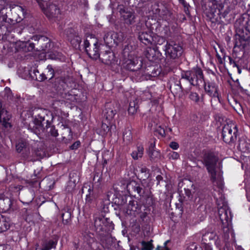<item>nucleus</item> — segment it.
Here are the masks:
<instances>
[{
  "instance_id": "f704fd0d",
  "label": "nucleus",
  "mask_w": 250,
  "mask_h": 250,
  "mask_svg": "<svg viewBox=\"0 0 250 250\" xmlns=\"http://www.w3.org/2000/svg\"><path fill=\"white\" fill-rule=\"evenodd\" d=\"M223 237L225 241L228 240L229 238V233L231 232V230L229 228L228 226H224L223 228Z\"/></svg>"
},
{
  "instance_id": "052dcab7",
  "label": "nucleus",
  "mask_w": 250,
  "mask_h": 250,
  "mask_svg": "<svg viewBox=\"0 0 250 250\" xmlns=\"http://www.w3.org/2000/svg\"><path fill=\"white\" fill-rule=\"evenodd\" d=\"M40 78H39L40 80H39V81H44L47 78V76L46 75V74H45L44 73H42L41 74H40Z\"/></svg>"
},
{
  "instance_id": "de8ad7c7",
  "label": "nucleus",
  "mask_w": 250,
  "mask_h": 250,
  "mask_svg": "<svg viewBox=\"0 0 250 250\" xmlns=\"http://www.w3.org/2000/svg\"><path fill=\"white\" fill-rule=\"evenodd\" d=\"M15 11L18 13V15H24V9L20 6H17L15 7Z\"/></svg>"
},
{
  "instance_id": "09e8293b",
  "label": "nucleus",
  "mask_w": 250,
  "mask_h": 250,
  "mask_svg": "<svg viewBox=\"0 0 250 250\" xmlns=\"http://www.w3.org/2000/svg\"><path fill=\"white\" fill-rule=\"evenodd\" d=\"M101 128L104 131V133L108 132L109 130V126L105 123H103L101 125Z\"/></svg>"
},
{
  "instance_id": "a878e982",
  "label": "nucleus",
  "mask_w": 250,
  "mask_h": 250,
  "mask_svg": "<svg viewBox=\"0 0 250 250\" xmlns=\"http://www.w3.org/2000/svg\"><path fill=\"white\" fill-rule=\"evenodd\" d=\"M154 144L152 143L151 144L149 147V155L151 160H157L160 158L161 155L160 151L154 148Z\"/></svg>"
},
{
  "instance_id": "a18cd8bd",
  "label": "nucleus",
  "mask_w": 250,
  "mask_h": 250,
  "mask_svg": "<svg viewBox=\"0 0 250 250\" xmlns=\"http://www.w3.org/2000/svg\"><path fill=\"white\" fill-rule=\"evenodd\" d=\"M169 158L173 160L177 159L179 157V154L175 151H171L168 154Z\"/></svg>"
},
{
  "instance_id": "cd10ccee",
  "label": "nucleus",
  "mask_w": 250,
  "mask_h": 250,
  "mask_svg": "<svg viewBox=\"0 0 250 250\" xmlns=\"http://www.w3.org/2000/svg\"><path fill=\"white\" fill-rule=\"evenodd\" d=\"M113 31H110L105 33L104 36V41L107 46H112L113 43Z\"/></svg>"
},
{
  "instance_id": "9b49d317",
  "label": "nucleus",
  "mask_w": 250,
  "mask_h": 250,
  "mask_svg": "<svg viewBox=\"0 0 250 250\" xmlns=\"http://www.w3.org/2000/svg\"><path fill=\"white\" fill-rule=\"evenodd\" d=\"M218 214L223 226H228L229 222L231 220L232 216L229 209L226 206L218 208Z\"/></svg>"
},
{
  "instance_id": "8fccbe9b",
  "label": "nucleus",
  "mask_w": 250,
  "mask_h": 250,
  "mask_svg": "<svg viewBox=\"0 0 250 250\" xmlns=\"http://www.w3.org/2000/svg\"><path fill=\"white\" fill-rule=\"evenodd\" d=\"M49 56L52 59H60V54L59 53L57 52L55 53H53L52 54V53L50 52V54L49 55Z\"/></svg>"
},
{
  "instance_id": "4c0bfd02",
  "label": "nucleus",
  "mask_w": 250,
  "mask_h": 250,
  "mask_svg": "<svg viewBox=\"0 0 250 250\" xmlns=\"http://www.w3.org/2000/svg\"><path fill=\"white\" fill-rule=\"evenodd\" d=\"M63 97L66 100L70 102H74L76 99L75 95L72 94L69 92L64 93Z\"/></svg>"
},
{
  "instance_id": "603ef678",
  "label": "nucleus",
  "mask_w": 250,
  "mask_h": 250,
  "mask_svg": "<svg viewBox=\"0 0 250 250\" xmlns=\"http://www.w3.org/2000/svg\"><path fill=\"white\" fill-rule=\"evenodd\" d=\"M6 2L4 0H0V14L2 12V11L4 9L5 6Z\"/></svg>"
},
{
  "instance_id": "aec40b11",
  "label": "nucleus",
  "mask_w": 250,
  "mask_h": 250,
  "mask_svg": "<svg viewBox=\"0 0 250 250\" xmlns=\"http://www.w3.org/2000/svg\"><path fill=\"white\" fill-rule=\"evenodd\" d=\"M10 118L11 115L0 104V122L2 123L5 127L7 128L11 126L10 123L9 122Z\"/></svg>"
},
{
  "instance_id": "2eb2a0df",
  "label": "nucleus",
  "mask_w": 250,
  "mask_h": 250,
  "mask_svg": "<svg viewBox=\"0 0 250 250\" xmlns=\"http://www.w3.org/2000/svg\"><path fill=\"white\" fill-rule=\"evenodd\" d=\"M48 113V110L43 108H37L33 111L35 121L36 124L41 128L43 126L42 122L45 121V116L47 115Z\"/></svg>"
},
{
  "instance_id": "f8f14e48",
  "label": "nucleus",
  "mask_w": 250,
  "mask_h": 250,
  "mask_svg": "<svg viewBox=\"0 0 250 250\" xmlns=\"http://www.w3.org/2000/svg\"><path fill=\"white\" fill-rule=\"evenodd\" d=\"M130 199V200L128 201V203L126 208L125 207L124 208L125 209V212L127 214L136 216L140 212L141 206L138 204L136 201L131 200V198Z\"/></svg>"
},
{
  "instance_id": "69168bd1",
  "label": "nucleus",
  "mask_w": 250,
  "mask_h": 250,
  "mask_svg": "<svg viewBox=\"0 0 250 250\" xmlns=\"http://www.w3.org/2000/svg\"><path fill=\"white\" fill-rule=\"evenodd\" d=\"M7 203H8V204L9 205V207H8V208H7V209H8L11 208V206L12 205V202H11V201L10 200H9V199L7 200Z\"/></svg>"
},
{
  "instance_id": "a19ab883",
  "label": "nucleus",
  "mask_w": 250,
  "mask_h": 250,
  "mask_svg": "<svg viewBox=\"0 0 250 250\" xmlns=\"http://www.w3.org/2000/svg\"><path fill=\"white\" fill-rule=\"evenodd\" d=\"M25 146L26 144L24 142L21 141L19 142L16 146L17 151L18 152H21L23 148L25 147Z\"/></svg>"
},
{
  "instance_id": "2f4dec72",
  "label": "nucleus",
  "mask_w": 250,
  "mask_h": 250,
  "mask_svg": "<svg viewBox=\"0 0 250 250\" xmlns=\"http://www.w3.org/2000/svg\"><path fill=\"white\" fill-rule=\"evenodd\" d=\"M132 139L131 131L129 129H125L123 133V140L126 144L129 143Z\"/></svg>"
},
{
  "instance_id": "13d9d810",
  "label": "nucleus",
  "mask_w": 250,
  "mask_h": 250,
  "mask_svg": "<svg viewBox=\"0 0 250 250\" xmlns=\"http://www.w3.org/2000/svg\"><path fill=\"white\" fill-rule=\"evenodd\" d=\"M80 142L78 141L74 143L70 147L71 149H77L78 146H80Z\"/></svg>"
},
{
  "instance_id": "ea45409f",
  "label": "nucleus",
  "mask_w": 250,
  "mask_h": 250,
  "mask_svg": "<svg viewBox=\"0 0 250 250\" xmlns=\"http://www.w3.org/2000/svg\"><path fill=\"white\" fill-rule=\"evenodd\" d=\"M174 88L176 90V92H181L182 91V87L179 81H178L177 83H174L173 85L170 86L171 91Z\"/></svg>"
},
{
  "instance_id": "37998d69",
  "label": "nucleus",
  "mask_w": 250,
  "mask_h": 250,
  "mask_svg": "<svg viewBox=\"0 0 250 250\" xmlns=\"http://www.w3.org/2000/svg\"><path fill=\"white\" fill-rule=\"evenodd\" d=\"M94 198L89 194L86 195L85 198V206H90V204L93 202Z\"/></svg>"
},
{
  "instance_id": "3c124183",
  "label": "nucleus",
  "mask_w": 250,
  "mask_h": 250,
  "mask_svg": "<svg viewBox=\"0 0 250 250\" xmlns=\"http://www.w3.org/2000/svg\"><path fill=\"white\" fill-rule=\"evenodd\" d=\"M170 147L174 150H176L179 147V145L175 142H172L169 145Z\"/></svg>"
},
{
  "instance_id": "423d86ee",
  "label": "nucleus",
  "mask_w": 250,
  "mask_h": 250,
  "mask_svg": "<svg viewBox=\"0 0 250 250\" xmlns=\"http://www.w3.org/2000/svg\"><path fill=\"white\" fill-rule=\"evenodd\" d=\"M84 48L90 58L97 60L100 57L98 43L94 38L90 37L84 41Z\"/></svg>"
},
{
  "instance_id": "0eeeda50",
  "label": "nucleus",
  "mask_w": 250,
  "mask_h": 250,
  "mask_svg": "<svg viewBox=\"0 0 250 250\" xmlns=\"http://www.w3.org/2000/svg\"><path fill=\"white\" fill-rule=\"evenodd\" d=\"M113 224L109 218H105L102 215L94 216V226L99 232H106L113 229Z\"/></svg>"
},
{
  "instance_id": "79ce46f5",
  "label": "nucleus",
  "mask_w": 250,
  "mask_h": 250,
  "mask_svg": "<svg viewBox=\"0 0 250 250\" xmlns=\"http://www.w3.org/2000/svg\"><path fill=\"white\" fill-rule=\"evenodd\" d=\"M49 130L48 132L54 137H57L58 135V131L55 129L54 126H51L48 127Z\"/></svg>"
},
{
  "instance_id": "412c9836",
  "label": "nucleus",
  "mask_w": 250,
  "mask_h": 250,
  "mask_svg": "<svg viewBox=\"0 0 250 250\" xmlns=\"http://www.w3.org/2000/svg\"><path fill=\"white\" fill-rule=\"evenodd\" d=\"M188 98L197 105H201L204 104L203 94L199 95V94L196 92L190 91L188 94Z\"/></svg>"
},
{
  "instance_id": "bb28decb",
  "label": "nucleus",
  "mask_w": 250,
  "mask_h": 250,
  "mask_svg": "<svg viewBox=\"0 0 250 250\" xmlns=\"http://www.w3.org/2000/svg\"><path fill=\"white\" fill-rule=\"evenodd\" d=\"M113 43L117 45L122 42L125 39L124 34L122 32L116 33L113 31Z\"/></svg>"
},
{
  "instance_id": "c9c22d12",
  "label": "nucleus",
  "mask_w": 250,
  "mask_h": 250,
  "mask_svg": "<svg viewBox=\"0 0 250 250\" xmlns=\"http://www.w3.org/2000/svg\"><path fill=\"white\" fill-rule=\"evenodd\" d=\"M46 70L47 71L46 73L47 77L48 79L50 80L53 78L54 76V71L52 66L51 65H48L47 66Z\"/></svg>"
},
{
  "instance_id": "f257e3e1",
  "label": "nucleus",
  "mask_w": 250,
  "mask_h": 250,
  "mask_svg": "<svg viewBox=\"0 0 250 250\" xmlns=\"http://www.w3.org/2000/svg\"><path fill=\"white\" fill-rule=\"evenodd\" d=\"M203 8L207 17L212 22H221V19L226 18L233 9L234 5L227 0H204Z\"/></svg>"
},
{
  "instance_id": "473e14b6",
  "label": "nucleus",
  "mask_w": 250,
  "mask_h": 250,
  "mask_svg": "<svg viewBox=\"0 0 250 250\" xmlns=\"http://www.w3.org/2000/svg\"><path fill=\"white\" fill-rule=\"evenodd\" d=\"M152 240L149 242L142 241L141 242L142 245V250H152L153 249V245L151 243Z\"/></svg>"
},
{
  "instance_id": "f3484780",
  "label": "nucleus",
  "mask_w": 250,
  "mask_h": 250,
  "mask_svg": "<svg viewBox=\"0 0 250 250\" xmlns=\"http://www.w3.org/2000/svg\"><path fill=\"white\" fill-rule=\"evenodd\" d=\"M153 32L148 30L139 33L138 39L140 41L146 45H151L153 42Z\"/></svg>"
},
{
  "instance_id": "0e129e2a",
  "label": "nucleus",
  "mask_w": 250,
  "mask_h": 250,
  "mask_svg": "<svg viewBox=\"0 0 250 250\" xmlns=\"http://www.w3.org/2000/svg\"><path fill=\"white\" fill-rule=\"evenodd\" d=\"M156 179L158 181V184L160 182V181L163 179V177L161 175H158L156 176Z\"/></svg>"
},
{
  "instance_id": "338daca9",
  "label": "nucleus",
  "mask_w": 250,
  "mask_h": 250,
  "mask_svg": "<svg viewBox=\"0 0 250 250\" xmlns=\"http://www.w3.org/2000/svg\"><path fill=\"white\" fill-rule=\"evenodd\" d=\"M84 7H88V1L87 0H83Z\"/></svg>"
},
{
  "instance_id": "c85d7f7f",
  "label": "nucleus",
  "mask_w": 250,
  "mask_h": 250,
  "mask_svg": "<svg viewBox=\"0 0 250 250\" xmlns=\"http://www.w3.org/2000/svg\"><path fill=\"white\" fill-rule=\"evenodd\" d=\"M57 242L52 240H49L42 244L41 250H50L51 249L55 248Z\"/></svg>"
},
{
  "instance_id": "1a4fd4ad",
  "label": "nucleus",
  "mask_w": 250,
  "mask_h": 250,
  "mask_svg": "<svg viewBox=\"0 0 250 250\" xmlns=\"http://www.w3.org/2000/svg\"><path fill=\"white\" fill-rule=\"evenodd\" d=\"M64 33L73 47L76 49L81 50L82 37L78 33L72 28L66 29Z\"/></svg>"
},
{
  "instance_id": "6ab92c4d",
  "label": "nucleus",
  "mask_w": 250,
  "mask_h": 250,
  "mask_svg": "<svg viewBox=\"0 0 250 250\" xmlns=\"http://www.w3.org/2000/svg\"><path fill=\"white\" fill-rule=\"evenodd\" d=\"M250 36V33L248 34H247L246 36L244 35H239L236 38L234 49L238 47L240 50L244 49L247 46Z\"/></svg>"
},
{
  "instance_id": "c756f323",
  "label": "nucleus",
  "mask_w": 250,
  "mask_h": 250,
  "mask_svg": "<svg viewBox=\"0 0 250 250\" xmlns=\"http://www.w3.org/2000/svg\"><path fill=\"white\" fill-rule=\"evenodd\" d=\"M138 105L136 100L130 102L128 108V112L129 114H134L138 108Z\"/></svg>"
},
{
  "instance_id": "4d7b16f0",
  "label": "nucleus",
  "mask_w": 250,
  "mask_h": 250,
  "mask_svg": "<svg viewBox=\"0 0 250 250\" xmlns=\"http://www.w3.org/2000/svg\"><path fill=\"white\" fill-rule=\"evenodd\" d=\"M228 59L229 60L230 64L232 65L233 67L237 66V63L230 57L229 56Z\"/></svg>"
},
{
  "instance_id": "864d4df0",
  "label": "nucleus",
  "mask_w": 250,
  "mask_h": 250,
  "mask_svg": "<svg viewBox=\"0 0 250 250\" xmlns=\"http://www.w3.org/2000/svg\"><path fill=\"white\" fill-rule=\"evenodd\" d=\"M200 250V248L198 247V246L195 244H193L191 245L187 249V250Z\"/></svg>"
},
{
  "instance_id": "72a5a7b5",
  "label": "nucleus",
  "mask_w": 250,
  "mask_h": 250,
  "mask_svg": "<svg viewBox=\"0 0 250 250\" xmlns=\"http://www.w3.org/2000/svg\"><path fill=\"white\" fill-rule=\"evenodd\" d=\"M165 42V39L164 38L161 36L156 35L153 36V42L154 43H156L159 45H162Z\"/></svg>"
},
{
  "instance_id": "f03ea898",
  "label": "nucleus",
  "mask_w": 250,
  "mask_h": 250,
  "mask_svg": "<svg viewBox=\"0 0 250 250\" xmlns=\"http://www.w3.org/2000/svg\"><path fill=\"white\" fill-rule=\"evenodd\" d=\"M134 47L131 44L125 46L123 50L124 67L130 71H135L139 70L142 65V62L140 58L136 56L134 51Z\"/></svg>"
},
{
  "instance_id": "dca6fc26",
  "label": "nucleus",
  "mask_w": 250,
  "mask_h": 250,
  "mask_svg": "<svg viewBox=\"0 0 250 250\" xmlns=\"http://www.w3.org/2000/svg\"><path fill=\"white\" fill-rule=\"evenodd\" d=\"M32 39L37 41V45L40 47L39 49L44 51H48L50 49L51 43L48 38L44 36L38 37L36 36H34Z\"/></svg>"
},
{
  "instance_id": "58836bf2",
  "label": "nucleus",
  "mask_w": 250,
  "mask_h": 250,
  "mask_svg": "<svg viewBox=\"0 0 250 250\" xmlns=\"http://www.w3.org/2000/svg\"><path fill=\"white\" fill-rule=\"evenodd\" d=\"M239 147L241 149L247 150L250 148V144L246 142L245 140H239Z\"/></svg>"
},
{
  "instance_id": "49530a36",
  "label": "nucleus",
  "mask_w": 250,
  "mask_h": 250,
  "mask_svg": "<svg viewBox=\"0 0 250 250\" xmlns=\"http://www.w3.org/2000/svg\"><path fill=\"white\" fill-rule=\"evenodd\" d=\"M25 46L27 48L28 51H31L35 48V44L34 43L27 42L25 44Z\"/></svg>"
},
{
  "instance_id": "9d476101",
  "label": "nucleus",
  "mask_w": 250,
  "mask_h": 250,
  "mask_svg": "<svg viewBox=\"0 0 250 250\" xmlns=\"http://www.w3.org/2000/svg\"><path fill=\"white\" fill-rule=\"evenodd\" d=\"M44 13L49 20L54 21L60 20L62 17L59 7L55 3L49 4L44 10Z\"/></svg>"
},
{
  "instance_id": "680f3d73",
  "label": "nucleus",
  "mask_w": 250,
  "mask_h": 250,
  "mask_svg": "<svg viewBox=\"0 0 250 250\" xmlns=\"http://www.w3.org/2000/svg\"><path fill=\"white\" fill-rule=\"evenodd\" d=\"M185 192L186 195L188 198H190L191 196V192L190 190H189V189L185 188Z\"/></svg>"
},
{
  "instance_id": "e433bc0d",
  "label": "nucleus",
  "mask_w": 250,
  "mask_h": 250,
  "mask_svg": "<svg viewBox=\"0 0 250 250\" xmlns=\"http://www.w3.org/2000/svg\"><path fill=\"white\" fill-rule=\"evenodd\" d=\"M62 222L64 224L68 223L70 220L71 214L69 212H65L62 214Z\"/></svg>"
},
{
  "instance_id": "e2e57ef3",
  "label": "nucleus",
  "mask_w": 250,
  "mask_h": 250,
  "mask_svg": "<svg viewBox=\"0 0 250 250\" xmlns=\"http://www.w3.org/2000/svg\"><path fill=\"white\" fill-rule=\"evenodd\" d=\"M205 250H212L209 243L204 244Z\"/></svg>"
},
{
  "instance_id": "bf43d9fd",
  "label": "nucleus",
  "mask_w": 250,
  "mask_h": 250,
  "mask_svg": "<svg viewBox=\"0 0 250 250\" xmlns=\"http://www.w3.org/2000/svg\"><path fill=\"white\" fill-rule=\"evenodd\" d=\"M170 242L169 240L166 241L163 244V246H162L163 250H170L168 247L167 246L168 243Z\"/></svg>"
},
{
  "instance_id": "5701e85b",
  "label": "nucleus",
  "mask_w": 250,
  "mask_h": 250,
  "mask_svg": "<svg viewBox=\"0 0 250 250\" xmlns=\"http://www.w3.org/2000/svg\"><path fill=\"white\" fill-rule=\"evenodd\" d=\"M121 14L122 17L123 18L126 23L131 24L134 22L135 17L134 13L132 12L125 11L124 10L121 12Z\"/></svg>"
},
{
  "instance_id": "c03bdc74",
  "label": "nucleus",
  "mask_w": 250,
  "mask_h": 250,
  "mask_svg": "<svg viewBox=\"0 0 250 250\" xmlns=\"http://www.w3.org/2000/svg\"><path fill=\"white\" fill-rule=\"evenodd\" d=\"M138 215H139V217H140L141 221L143 222H145L146 218V217L147 216V213L146 211H143L141 209L140 212H139Z\"/></svg>"
},
{
  "instance_id": "6e6d98bb",
  "label": "nucleus",
  "mask_w": 250,
  "mask_h": 250,
  "mask_svg": "<svg viewBox=\"0 0 250 250\" xmlns=\"http://www.w3.org/2000/svg\"><path fill=\"white\" fill-rule=\"evenodd\" d=\"M157 130L159 133L162 135V136H164L166 135L165 130L164 128L161 127V126L159 127V128L157 129Z\"/></svg>"
},
{
  "instance_id": "4be33fe9",
  "label": "nucleus",
  "mask_w": 250,
  "mask_h": 250,
  "mask_svg": "<svg viewBox=\"0 0 250 250\" xmlns=\"http://www.w3.org/2000/svg\"><path fill=\"white\" fill-rule=\"evenodd\" d=\"M126 189L129 192L134 191L137 192L140 196L142 195L143 189L135 181H133L128 183L126 186Z\"/></svg>"
},
{
  "instance_id": "393cba45",
  "label": "nucleus",
  "mask_w": 250,
  "mask_h": 250,
  "mask_svg": "<svg viewBox=\"0 0 250 250\" xmlns=\"http://www.w3.org/2000/svg\"><path fill=\"white\" fill-rule=\"evenodd\" d=\"M144 148L142 144H137L136 149L131 153V156L134 160H137L141 158L144 154Z\"/></svg>"
},
{
  "instance_id": "774afa93",
  "label": "nucleus",
  "mask_w": 250,
  "mask_h": 250,
  "mask_svg": "<svg viewBox=\"0 0 250 250\" xmlns=\"http://www.w3.org/2000/svg\"><path fill=\"white\" fill-rule=\"evenodd\" d=\"M33 200V198H32L31 199V200L29 201V202H22V203L24 204V205H28L29 203H31L32 200Z\"/></svg>"
},
{
  "instance_id": "6e6552de",
  "label": "nucleus",
  "mask_w": 250,
  "mask_h": 250,
  "mask_svg": "<svg viewBox=\"0 0 250 250\" xmlns=\"http://www.w3.org/2000/svg\"><path fill=\"white\" fill-rule=\"evenodd\" d=\"M165 51L167 56L175 59L181 56L183 52V48L179 44L168 40L165 45Z\"/></svg>"
},
{
  "instance_id": "39448f33",
  "label": "nucleus",
  "mask_w": 250,
  "mask_h": 250,
  "mask_svg": "<svg viewBox=\"0 0 250 250\" xmlns=\"http://www.w3.org/2000/svg\"><path fill=\"white\" fill-rule=\"evenodd\" d=\"M222 136L223 141L226 143L235 142L237 136L236 125L231 123L225 125L222 128Z\"/></svg>"
},
{
  "instance_id": "5fc2aeb1",
  "label": "nucleus",
  "mask_w": 250,
  "mask_h": 250,
  "mask_svg": "<svg viewBox=\"0 0 250 250\" xmlns=\"http://www.w3.org/2000/svg\"><path fill=\"white\" fill-rule=\"evenodd\" d=\"M233 107L238 113L242 111V107L239 103H236L235 105Z\"/></svg>"
},
{
  "instance_id": "20e7f679",
  "label": "nucleus",
  "mask_w": 250,
  "mask_h": 250,
  "mask_svg": "<svg viewBox=\"0 0 250 250\" xmlns=\"http://www.w3.org/2000/svg\"><path fill=\"white\" fill-rule=\"evenodd\" d=\"M182 78L188 81L194 86H200L204 82L203 73L199 67H195L182 73Z\"/></svg>"
},
{
  "instance_id": "7ed1b4c3",
  "label": "nucleus",
  "mask_w": 250,
  "mask_h": 250,
  "mask_svg": "<svg viewBox=\"0 0 250 250\" xmlns=\"http://www.w3.org/2000/svg\"><path fill=\"white\" fill-rule=\"evenodd\" d=\"M219 158L215 153L211 151L206 152L202 157V163L206 167L209 173L210 180L213 183L216 182V166Z\"/></svg>"
},
{
  "instance_id": "4468645a",
  "label": "nucleus",
  "mask_w": 250,
  "mask_h": 250,
  "mask_svg": "<svg viewBox=\"0 0 250 250\" xmlns=\"http://www.w3.org/2000/svg\"><path fill=\"white\" fill-rule=\"evenodd\" d=\"M99 58L103 63L107 65H112L115 64L117 62L114 53L110 50H106L100 54Z\"/></svg>"
},
{
  "instance_id": "7c9ffc66",
  "label": "nucleus",
  "mask_w": 250,
  "mask_h": 250,
  "mask_svg": "<svg viewBox=\"0 0 250 250\" xmlns=\"http://www.w3.org/2000/svg\"><path fill=\"white\" fill-rule=\"evenodd\" d=\"M156 53V50L155 48H149L146 51V57L150 61H154Z\"/></svg>"
},
{
  "instance_id": "b1692460",
  "label": "nucleus",
  "mask_w": 250,
  "mask_h": 250,
  "mask_svg": "<svg viewBox=\"0 0 250 250\" xmlns=\"http://www.w3.org/2000/svg\"><path fill=\"white\" fill-rule=\"evenodd\" d=\"M216 235V233L212 229L206 230L202 235L203 244L209 243V241L213 240Z\"/></svg>"
},
{
  "instance_id": "a211bd4d",
  "label": "nucleus",
  "mask_w": 250,
  "mask_h": 250,
  "mask_svg": "<svg viewBox=\"0 0 250 250\" xmlns=\"http://www.w3.org/2000/svg\"><path fill=\"white\" fill-rule=\"evenodd\" d=\"M105 107L104 111V116L107 122L111 121L116 115L117 110L114 105L110 103L106 104Z\"/></svg>"
},
{
  "instance_id": "ddd939ff",
  "label": "nucleus",
  "mask_w": 250,
  "mask_h": 250,
  "mask_svg": "<svg viewBox=\"0 0 250 250\" xmlns=\"http://www.w3.org/2000/svg\"><path fill=\"white\" fill-rule=\"evenodd\" d=\"M206 92L210 97L219 99L218 88L214 82H203Z\"/></svg>"
}]
</instances>
